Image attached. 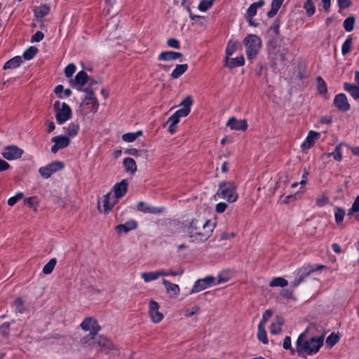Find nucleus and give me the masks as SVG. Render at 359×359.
<instances>
[{
	"instance_id": "nucleus-1",
	"label": "nucleus",
	"mask_w": 359,
	"mask_h": 359,
	"mask_svg": "<svg viewBox=\"0 0 359 359\" xmlns=\"http://www.w3.org/2000/svg\"><path fill=\"white\" fill-rule=\"evenodd\" d=\"M315 325H310L303 333H302L296 341V351L299 355L303 353L307 355L316 354L323 344L324 335L318 337H310V333Z\"/></svg>"
},
{
	"instance_id": "nucleus-2",
	"label": "nucleus",
	"mask_w": 359,
	"mask_h": 359,
	"mask_svg": "<svg viewBox=\"0 0 359 359\" xmlns=\"http://www.w3.org/2000/svg\"><path fill=\"white\" fill-rule=\"evenodd\" d=\"M215 224L202 217L193 219L187 226V233L191 242L205 241L212 235Z\"/></svg>"
},
{
	"instance_id": "nucleus-3",
	"label": "nucleus",
	"mask_w": 359,
	"mask_h": 359,
	"mask_svg": "<svg viewBox=\"0 0 359 359\" xmlns=\"http://www.w3.org/2000/svg\"><path fill=\"white\" fill-rule=\"evenodd\" d=\"M243 43L248 59L251 60L255 58L262 48L261 39L257 34H250L244 38Z\"/></svg>"
},
{
	"instance_id": "nucleus-4",
	"label": "nucleus",
	"mask_w": 359,
	"mask_h": 359,
	"mask_svg": "<svg viewBox=\"0 0 359 359\" xmlns=\"http://www.w3.org/2000/svg\"><path fill=\"white\" fill-rule=\"evenodd\" d=\"M215 196L224 199L230 203L236 201L238 199V194L234 183L231 182H221Z\"/></svg>"
},
{
	"instance_id": "nucleus-5",
	"label": "nucleus",
	"mask_w": 359,
	"mask_h": 359,
	"mask_svg": "<svg viewBox=\"0 0 359 359\" xmlns=\"http://www.w3.org/2000/svg\"><path fill=\"white\" fill-rule=\"evenodd\" d=\"M53 109L55 112V118L58 124H63L72 117V109L65 102H55Z\"/></svg>"
},
{
	"instance_id": "nucleus-6",
	"label": "nucleus",
	"mask_w": 359,
	"mask_h": 359,
	"mask_svg": "<svg viewBox=\"0 0 359 359\" xmlns=\"http://www.w3.org/2000/svg\"><path fill=\"white\" fill-rule=\"evenodd\" d=\"M64 168V163L60 161H55L46 166L39 168V173L45 179L49 178L53 173L62 170Z\"/></svg>"
},
{
	"instance_id": "nucleus-7",
	"label": "nucleus",
	"mask_w": 359,
	"mask_h": 359,
	"mask_svg": "<svg viewBox=\"0 0 359 359\" xmlns=\"http://www.w3.org/2000/svg\"><path fill=\"white\" fill-rule=\"evenodd\" d=\"M323 268H325V266H323V265H317L316 266H309L307 267L302 269L299 271V273H300L299 277L298 278L295 279L291 283V286L292 287H297L304 280V278L306 277L309 276L313 272H314L316 271L320 270Z\"/></svg>"
},
{
	"instance_id": "nucleus-8",
	"label": "nucleus",
	"mask_w": 359,
	"mask_h": 359,
	"mask_svg": "<svg viewBox=\"0 0 359 359\" xmlns=\"http://www.w3.org/2000/svg\"><path fill=\"white\" fill-rule=\"evenodd\" d=\"M81 327L84 331H88L89 333L97 334L101 330L97 320L92 317H88L81 324Z\"/></svg>"
},
{
	"instance_id": "nucleus-9",
	"label": "nucleus",
	"mask_w": 359,
	"mask_h": 359,
	"mask_svg": "<svg viewBox=\"0 0 359 359\" xmlns=\"http://www.w3.org/2000/svg\"><path fill=\"white\" fill-rule=\"evenodd\" d=\"M23 154V150L15 145L6 147L2 152L4 158L8 161L20 158Z\"/></svg>"
},
{
	"instance_id": "nucleus-10",
	"label": "nucleus",
	"mask_w": 359,
	"mask_h": 359,
	"mask_svg": "<svg viewBox=\"0 0 359 359\" xmlns=\"http://www.w3.org/2000/svg\"><path fill=\"white\" fill-rule=\"evenodd\" d=\"M215 281V278L212 276H208L203 279L198 280L191 289V293L199 292L208 287L212 285Z\"/></svg>"
},
{
	"instance_id": "nucleus-11",
	"label": "nucleus",
	"mask_w": 359,
	"mask_h": 359,
	"mask_svg": "<svg viewBox=\"0 0 359 359\" xmlns=\"http://www.w3.org/2000/svg\"><path fill=\"white\" fill-rule=\"evenodd\" d=\"M52 142L55 144L51 147V151L54 154L57 153L59 149L67 147L70 144L69 139L63 135H58L52 138Z\"/></svg>"
},
{
	"instance_id": "nucleus-12",
	"label": "nucleus",
	"mask_w": 359,
	"mask_h": 359,
	"mask_svg": "<svg viewBox=\"0 0 359 359\" xmlns=\"http://www.w3.org/2000/svg\"><path fill=\"white\" fill-rule=\"evenodd\" d=\"M158 309L159 305L156 302L152 300L149 302V316L154 323H160L163 318V315L158 311Z\"/></svg>"
},
{
	"instance_id": "nucleus-13",
	"label": "nucleus",
	"mask_w": 359,
	"mask_h": 359,
	"mask_svg": "<svg viewBox=\"0 0 359 359\" xmlns=\"http://www.w3.org/2000/svg\"><path fill=\"white\" fill-rule=\"evenodd\" d=\"M193 104V99L191 96H187L181 102L180 106L182 107L180 109L177 110L175 114L178 116V118L185 117L187 116L190 111L191 106Z\"/></svg>"
},
{
	"instance_id": "nucleus-14",
	"label": "nucleus",
	"mask_w": 359,
	"mask_h": 359,
	"mask_svg": "<svg viewBox=\"0 0 359 359\" xmlns=\"http://www.w3.org/2000/svg\"><path fill=\"white\" fill-rule=\"evenodd\" d=\"M334 104L338 110L344 112L348 111L351 107L347 97L344 93H340L335 96Z\"/></svg>"
},
{
	"instance_id": "nucleus-15",
	"label": "nucleus",
	"mask_w": 359,
	"mask_h": 359,
	"mask_svg": "<svg viewBox=\"0 0 359 359\" xmlns=\"http://www.w3.org/2000/svg\"><path fill=\"white\" fill-rule=\"evenodd\" d=\"M90 80V77L88 76L87 73L84 71L79 72L75 79L71 81V85L72 87L78 86V90H81V87L88 83Z\"/></svg>"
},
{
	"instance_id": "nucleus-16",
	"label": "nucleus",
	"mask_w": 359,
	"mask_h": 359,
	"mask_svg": "<svg viewBox=\"0 0 359 359\" xmlns=\"http://www.w3.org/2000/svg\"><path fill=\"white\" fill-rule=\"evenodd\" d=\"M226 126L231 130L243 131H245L248 128V124L245 120H237L234 117H231L229 119Z\"/></svg>"
},
{
	"instance_id": "nucleus-17",
	"label": "nucleus",
	"mask_w": 359,
	"mask_h": 359,
	"mask_svg": "<svg viewBox=\"0 0 359 359\" xmlns=\"http://www.w3.org/2000/svg\"><path fill=\"white\" fill-rule=\"evenodd\" d=\"M117 203L118 198L111 194V193H108L107 194L104 195L102 199L104 212H107L111 210Z\"/></svg>"
},
{
	"instance_id": "nucleus-18",
	"label": "nucleus",
	"mask_w": 359,
	"mask_h": 359,
	"mask_svg": "<svg viewBox=\"0 0 359 359\" xmlns=\"http://www.w3.org/2000/svg\"><path fill=\"white\" fill-rule=\"evenodd\" d=\"M320 135L319 133L311 130L309 133L306 140L301 145L302 150H306L312 147L314 145L316 140L320 137Z\"/></svg>"
},
{
	"instance_id": "nucleus-19",
	"label": "nucleus",
	"mask_w": 359,
	"mask_h": 359,
	"mask_svg": "<svg viewBox=\"0 0 359 359\" xmlns=\"http://www.w3.org/2000/svg\"><path fill=\"white\" fill-rule=\"evenodd\" d=\"M245 59L243 56H240L236 58H229L226 57L224 66L230 69L244 65Z\"/></svg>"
},
{
	"instance_id": "nucleus-20",
	"label": "nucleus",
	"mask_w": 359,
	"mask_h": 359,
	"mask_svg": "<svg viewBox=\"0 0 359 359\" xmlns=\"http://www.w3.org/2000/svg\"><path fill=\"white\" fill-rule=\"evenodd\" d=\"M128 190V182L126 180H123L121 182L117 183L114 187V196L116 197V198L119 199L122 198L127 192Z\"/></svg>"
},
{
	"instance_id": "nucleus-21",
	"label": "nucleus",
	"mask_w": 359,
	"mask_h": 359,
	"mask_svg": "<svg viewBox=\"0 0 359 359\" xmlns=\"http://www.w3.org/2000/svg\"><path fill=\"white\" fill-rule=\"evenodd\" d=\"M163 284L170 297L175 298L180 293V287L178 285L172 283L165 279L163 280Z\"/></svg>"
},
{
	"instance_id": "nucleus-22",
	"label": "nucleus",
	"mask_w": 359,
	"mask_h": 359,
	"mask_svg": "<svg viewBox=\"0 0 359 359\" xmlns=\"http://www.w3.org/2000/svg\"><path fill=\"white\" fill-rule=\"evenodd\" d=\"M182 56V54L177 52L174 51H165L162 52L159 56L158 60L161 61H171L176 60L180 58Z\"/></svg>"
},
{
	"instance_id": "nucleus-23",
	"label": "nucleus",
	"mask_w": 359,
	"mask_h": 359,
	"mask_svg": "<svg viewBox=\"0 0 359 359\" xmlns=\"http://www.w3.org/2000/svg\"><path fill=\"white\" fill-rule=\"evenodd\" d=\"M137 223L135 220H130L123 224H119L116 226V230L118 233H128L130 230L136 229Z\"/></svg>"
},
{
	"instance_id": "nucleus-24",
	"label": "nucleus",
	"mask_w": 359,
	"mask_h": 359,
	"mask_svg": "<svg viewBox=\"0 0 359 359\" xmlns=\"http://www.w3.org/2000/svg\"><path fill=\"white\" fill-rule=\"evenodd\" d=\"M344 148H348V146L346 144L340 143L335 147L334 151L333 152L327 153L325 155L327 158L332 156L336 161H340L342 159V150Z\"/></svg>"
},
{
	"instance_id": "nucleus-25",
	"label": "nucleus",
	"mask_w": 359,
	"mask_h": 359,
	"mask_svg": "<svg viewBox=\"0 0 359 359\" xmlns=\"http://www.w3.org/2000/svg\"><path fill=\"white\" fill-rule=\"evenodd\" d=\"M284 324V319L281 316L276 317V322L273 323L270 327V332L272 334H278L282 332V326Z\"/></svg>"
},
{
	"instance_id": "nucleus-26",
	"label": "nucleus",
	"mask_w": 359,
	"mask_h": 359,
	"mask_svg": "<svg viewBox=\"0 0 359 359\" xmlns=\"http://www.w3.org/2000/svg\"><path fill=\"white\" fill-rule=\"evenodd\" d=\"M86 93L85 99L81 103V106L92 104L95 102H98L95 94L93 89L91 88H87L85 89Z\"/></svg>"
},
{
	"instance_id": "nucleus-27",
	"label": "nucleus",
	"mask_w": 359,
	"mask_h": 359,
	"mask_svg": "<svg viewBox=\"0 0 359 359\" xmlns=\"http://www.w3.org/2000/svg\"><path fill=\"white\" fill-rule=\"evenodd\" d=\"M124 169L127 172L134 174L137 170V165L132 158H126L123 162Z\"/></svg>"
},
{
	"instance_id": "nucleus-28",
	"label": "nucleus",
	"mask_w": 359,
	"mask_h": 359,
	"mask_svg": "<svg viewBox=\"0 0 359 359\" xmlns=\"http://www.w3.org/2000/svg\"><path fill=\"white\" fill-rule=\"evenodd\" d=\"M344 90L348 92L355 100L359 99V88L352 83H344Z\"/></svg>"
},
{
	"instance_id": "nucleus-29",
	"label": "nucleus",
	"mask_w": 359,
	"mask_h": 359,
	"mask_svg": "<svg viewBox=\"0 0 359 359\" xmlns=\"http://www.w3.org/2000/svg\"><path fill=\"white\" fill-rule=\"evenodd\" d=\"M22 62V60L20 56H16L7 61L4 66V69H15L18 67Z\"/></svg>"
},
{
	"instance_id": "nucleus-30",
	"label": "nucleus",
	"mask_w": 359,
	"mask_h": 359,
	"mask_svg": "<svg viewBox=\"0 0 359 359\" xmlns=\"http://www.w3.org/2000/svg\"><path fill=\"white\" fill-rule=\"evenodd\" d=\"M264 4V1L263 0H260L251 4L247 10L245 18L254 17L257 14V8L262 7Z\"/></svg>"
},
{
	"instance_id": "nucleus-31",
	"label": "nucleus",
	"mask_w": 359,
	"mask_h": 359,
	"mask_svg": "<svg viewBox=\"0 0 359 359\" xmlns=\"http://www.w3.org/2000/svg\"><path fill=\"white\" fill-rule=\"evenodd\" d=\"M137 210L140 212H143L145 213H160L161 212V210L158 208L149 207L144 202H139L137 205Z\"/></svg>"
},
{
	"instance_id": "nucleus-32",
	"label": "nucleus",
	"mask_w": 359,
	"mask_h": 359,
	"mask_svg": "<svg viewBox=\"0 0 359 359\" xmlns=\"http://www.w3.org/2000/svg\"><path fill=\"white\" fill-rule=\"evenodd\" d=\"M50 12V7L46 4H43L36 7L34 9V13L36 18H42L46 16Z\"/></svg>"
},
{
	"instance_id": "nucleus-33",
	"label": "nucleus",
	"mask_w": 359,
	"mask_h": 359,
	"mask_svg": "<svg viewBox=\"0 0 359 359\" xmlns=\"http://www.w3.org/2000/svg\"><path fill=\"white\" fill-rule=\"evenodd\" d=\"M95 335L96 334H91V333H89L88 334L86 335L85 337H83V338L81 339V340H80L81 345L85 348H87V347L93 348Z\"/></svg>"
},
{
	"instance_id": "nucleus-34",
	"label": "nucleus",
	"mask_w": 359,
	"mask_h": 359,
	"mask_svg": "<svg viewBox=\"0 0 359 359\" xmlns=\"http://www.w3.org/2000/svg\"><path fill=\"white\" fill-rule=\"evenodd\" d=\"M161 273L158 271H151V272H144L141 274V278L144 280V282L148 283L152 280H157L160 276Z\"/></svg>"
},
{
	"instance_id": "nucleus-35",
	"label": "nucleus",
	"mask_w": 359,
	"mask_h": 359,
	"mask_svg": "<svg viewBox=\"0 0 359 359\" xmlns=\"http://www.w3.org/2000/svg\"><path fill=\"white\" fill-rule=\"evenodd\" d=\"M187 69L188 65L187 64L177 65L171 74V77L174 79H178L187 70Z\"/></svg>"
},
{
	"instance_id": "nucleus-36",
	"label": "nucleus",
	"mask_w": 359,
	"mask_h": 359,
	"mask_svg": "<svg viewBox=\"0 0 359 359\" xmlns=\"http://www.w3.org/2000/svg\"><path fill=\"white\" fill-rule=\"evenodd\" d=\"M318 0H306L304 4V8L306 11V15L308 17L312 16L316 11V8L314 6V3Z\"/></svg>"
},
{
	"instance_id": "nucleus-37",
	"label": "nucleus",
	"mask_w": 359,
	"mask_h": 359,
	"mask_svg": "<svg viewBox=\"0 0 359 359\" xmlns=\"http://www.w3.org/2000/svg\"><path fill=\"white\" fill-rule=\"evenodd\" d=\"M288 285V282L283 278L277 277L272 279L269 283L270 287H284Z\"/></svg>"
},
{
	"instance_id": "nucleus-38",
	"label": "nucleus",
	"mask_w": 359,
	"mask_h": 359,
	"mask_svg": "<svg viewBox=\"0 0 359 359\" xmlns=\"http://www.w3.org/2000/svg\"><path fill=\"white\" fill-rule=\"evenodd\" d=\"M238 42L229 41L226 48V57H230L238 48Z\"/></svg>"
},
{
	"instance_id": "nucleus-39",
	"label": "nucleus",
	"mask_w": 359,
	"mask_h": 359,
	"mask_svg": "<svg viewBox=\"0 0 359 359\" xmlns=\"http://www.w3.org/2000/svg\"><path fill=\"white\" fill-rule=\"evenodd\" d=\"M142 135V132L139 130L136 133H129L123 135L122 140L127 142H134L138 137Z\"/></svg>"
},
{
	"instance_id": "nucleus-40",
	"label": "nucleus",
	"mask_w": 359,
	"mask_h": 359,
	"mask_svg": "<svg viewBox=\"0 0 359 359\" xmlns=\"http://www.w3.org/2000/svg\"><path fill=\"white\" fill-rule=\"evenodd\" d=\"M257 338L260 341H262L264 344H266L268 343L269 341L265 330V326H263L262 325H258Z\"/></svg>"
},
{
	"instance_id": "nucleus-41",
	"label": "nucleus",
	"mask_w": 359,
	"mask_h": 359,
	"mask_svg": "<svg viewBox=\"0 0 359 359\" xmlns=\"http://www.w3.org/2000/svg\"><path fill=\"white\" fill-rule=\"evenodd\" d=\"M352 36H348V37L346 39V40L344 41V43L342 45L341 47V53L343 55H347L352 48Z\"/></svg>"
},
{
	"instance_id": "nucleus-42",
	"label": "nucleus",
	"mask_w": 359,
	"mask_h": 359,
	"mask_svg": "<svg viewBox=\"0 0 359 359\" xmlns=\"http://www.w3.org/2000/svg\"><path fill=\"white\" fill-rule=\"evenodd\" d=\"M79 130V126L77 123H72L66 128V133L70 137L76 136Z\"/></svg>"
},
{
	"instance_id": "nucleus-43",
	"label": "nucleus",
	"mask_w": 359,
	"mask_h": 359,
	"mask_svg": "<svg viewBox=\"0 0 359 359\" xmlns=\"http://www.w3.org/2000/svg\"><path fill=\"white\" fill-rule=\"evenodd\" d=\"M109 343V340L107 337L102 335H95V341H94V347L95 346L104 347H108L107 344Z\"/></svg>"
},
{
	"instance_id": "nucleus-44",
	"label": "nucleus",
	"mask_w": 359,
	"mask_h": 359,
	"mask_svg": "<svg viewBox=\"0 0 359 359\" xmlns=\"http://www.w3.org/2000/svg\"><path fill=\"white\" fill-rule=\"evenodd\" d=\"M57 263V260L55 258L51 259L43 268V273L44 274H50Z\"/></svg>"
},
{
	"instance_id": "nucleus-45",
	"label": "nucleus",
	"mask_w": 359,
	"mask_h": 359,
	"mask_svg": "<svg viewBox=\"0 0 359 359\" xmlns=\"http://www.w3.org/2000/svg\"><path fill=\"white\" fill-rule=\"evenodd\" d=\"M355 18L353 16L348 17L343 23L344 29L346 32H351L354 28Z\"/></svg>"
},
{
	"instance_id": "nucleus-46",
	"label": "nucleus",
	"mask_w": 359,
	"mask_h": 359,
	"mask_svg": "<svg viewBox=\"0 0 359 359\" xmlns=\"http://www.w3.org/2000/svg\"><path fill=\"white\" fill-rule=\"evenodd\" d=\"M339 337L334 332H332L326 339L325 344L330 348L333 347L339 341Z\"/></svg>"
},
{
	"instance_id": "nucleus-47",
	"label": "nucleus",
	"mask_w": 359,
	"mask_h": 359,
	"mask_svg": "<svg viewBox=\"0 0 359 359\" xmlns=\"http://www.w3.org/2000/svg\"><path fill=\"white\" fill-rule=\"evenodd\" d=\"M37 52V48L34 46H31L24 52L23 57L27 60H29L35 56Z\"/></svg>"
},
{
	"instance_id": "nucleus-48",
	"label": "nucleus",
	"mask_w": 359,
	"mask_h": 359,
	"mask_svg": "<svg viewBox=\"0 0 359 359\" xmlns=\"http://www.w3.org/2000/svg\"><path fill=\"white\" fill-rule=\"evenodd\" d=\"M213 3L214 0H202L198 5V9L205 12L212 7Z\"/></svg>"
},
{
	"instance_id": "nucleus-49",
	"label": "nucleus",
	"mask_w": 359,
	"mask_h": 359,
	"mask_svg": "<svg viewBox=\"0 0 359 359\" xmlns=\"http://www.w3.org/2000/svg\"><path fill=\"white\" fill-rule=\"evenodd\" d=\"M344 215H345V211L342 208L335 207L334 217H335V221L337 224H340L343 222Z\"/></svg>"
},
{
	"instance_id": "nucleus-50",
	"label": "nucleus",
	"mask_w": 359,
	"mask_h": 359,
	"mask_svg": "<svg viewBox=\"0 0 359 359\" xmlns=\"http://www.w3.org/2000/svg\"><path fill=\"white\" fill-rule=\"evenodd\" d=\"M316 81L319 93L321 94L325 93L327 92V86L324 80L320 76H318Z\"/></svg>"
},
{
	"instance_id": "nucleus-51",
	"label": "nucleus",
	"mask_w": 359,
	"mask_h": 359,
	"mask_svg": "<svg viewBox=\"0 0 359 359\" xmlns=\"http://www.w3.org/2000/svg\"><path fill=\"white\" fill-rule=\"evenodd\" d=\"M14 306L15 308V311L19 312L20 313H22L25 310L23 301L21 298H18L14 302Z\"/></svg>"
},
{
	"instance_id": "nucleus-52",
	"label": "nucleus",
	"mask_w": 359,
	"mask_h": 359,
	"mask_svg": "<svg viewBox=\"0 0 359 359\" xmlns=\"http://www.w3.org/2000/svg\"><path fill=\"white\" fill-rule=\"evenodd\" d=\"M10 323H4L0 326V335L7 337L9 334Z\"/></svg>"
},
{
	"instance_id": "nucleus-53",
	"label": "nucleus",
	"mask_w": 359,
	"mask_h": 359,
	"mask_svg": "<svg viewBox=\"0 0 359 359\" xmlns=\"http://www.w3.org/2000/svg\"><path fill=\"white\" fill-rule=\"evenodd\" d=\"M283 347L284 349L290 350V353L292 355L294 354L295 350L291 347V339L290 337H285Z\"/></svg>"
},
{
	"instance_id": "nucleus-54",
	"label": "nucleus",
	"mask_w": 359,
	"mask_h": 359,
	"mask_svg": "<svg viewBox=\"0 0 359 359\" xmlns=\"http://www.w3.org/2000/svg\"><path fill=\"white\" fill-rule=\"evenodd\" d=\"M76 70V66L74 64L68 65L65 69L66 77L71 78Z\"/></svg>"
},
{
	"instance_id": "nucleus-55",
	"label": "nucleus",
	"mask_w": 359,
	"mask_h": 359,
	"mask_svg": "<svg viewBox=\"0 0 359 359\" xmlns=\"http://www.w3.org/2000/svg\"><path fill=\"white\" fill-rule=\"evenodd\" d=\"M24 195L22 193H18L15 196L10 198L8 201V204L10 206H13L18 201L23 198Z\"/></svg>"
},
{
	"instance_id": "nucleus-56",
	"label": "nucleus",
	"mask_w": 359,
	"mask_h": 359,
	"mask_svg": "<svg viewBox=\"0 0 359 359\" xmlns=\"http://www.w3.org/2000/svg\"><path fill=\"white\" fill-rule=\"evenodd\" d=\"M273 316V311L270 309L266 310L262 316V319L260 321L259 325H262L263 326H265L266 322L269 320V319Z\"/></svg>"
},
{
	"instance_id": "nucleus-57",
	"label": "nucleus",
	"mask_w": 359,
	"mask_h": 359,
	"mask_svg": "<svg viewBox=\"0 0 359 359\" xmlns=\"http://www.w3.org/2000/svg\"><path fill=\"white\" fill-rule=\"evenodd\" d=\"M329 203V198L325 195L316 199V205L323 207Z\"/></svg>"
},
{
	"instance_id": "nucleus-58",
	"label": "nucleus",
	"mask_w": 359,
	"mask_h": 359,
	"mask_svg": "<svg viewBox=\"0 0 359 359\" xmlns=\"http://www.w3.org/2000/svg\"><path fill=\"white\" fill-rule=\"evenodd\" d=\"M43 37L44 34H43V32L38 31L32 36L31 41L32 43L39 42L43 39Z\"/></svg>"
},
{
	"instance_id": "nucleus-59",
	"label": "nucleus",
	"mask_w": 359,
	"mask_h": 359,
	"mask_svg": "<svg viewBox=\"0 0 359 359\" xmlns=\"http://www.w3.org/2000/svg\"><path fill=\"white\" fill-rule=\"evenodd\" d=\"M167 45L172 48L179 49L180 48V42L175 39H169L167 41Z\"/></svg>"
},
{
	"instance_id": "nucleus-60",
	"label": "nucleus",
	"mask_w": 359,
	"mask_h": 359,
	"mask_svg": "<svg viewBox=\"0 0 359 359\" xmlns=\"http://www.w3.org/2000/svg\"><path fill=\"white\" fill-rule=\"evenodd\" d=\"M359 211V196L356 197L352 208L348 212V215L352 214L353 212H357Z\"/></svg>"
},
{
	"instance_id": "nucleus-61",
	"label": "nucleus",
	"mask_w": 359,
	"mask_h": 359,
	"mask_svg": "<svg viewBox=\"0 0 359 359\" xmlns=\"http://www.w3.org/2000/svg\"><path fill=\"white\" fill-rule=\"evenodd\" d=\"M228 205L226 203H219L216 205V211L218 213H222L224 212L226 209L227 208Z\"/></svg>"
},
{
	"instance_id": "nucleus-62",
	"label": "nucleus",
	"mask_w": 359,
	"mask_h": 359,
	"mask_svg": "<svg viewBox=\"0 0 359 359\" xmlns=\"http://www.w3.org/2000/svg\"><path fill=\"white\" fill-rule=\"evenodd\" d=\"M337 3L341 9L347 8L351 6L350 0H337Z\"/></svg>"
},
{
	"instance_id": "nucleus-63",
	"label": "nucleus",
	"mask_w": 359,
	"mask_h": 359,
	"mask_svg": "<svg viewBox=\"0 0 359 359\" xmlns=\"http://www.w3.org/2000/svg\"><path fill=\"white\" fill-rule=\"evenodd\" d=\"M10 168V165L4 160L0 159V172L7 170Z\"/></svg>"
},
{
	"instance_id": "nucleus-64",
	"label": "nucleus",
	"mask_w": 359,
	"mask_h": 359,
	"mask_svg": "<svg viewBox=\"0 0 359 359\" xmlns=\"http://www.w3.org/2000/svg\"><path fill=\"white\" fill-rule=\"evenodd\" d=\"M180 121V118L175 114L171 116L169 118L168 122L172 125H177Z\"/></svg>"
}]
</instances>
